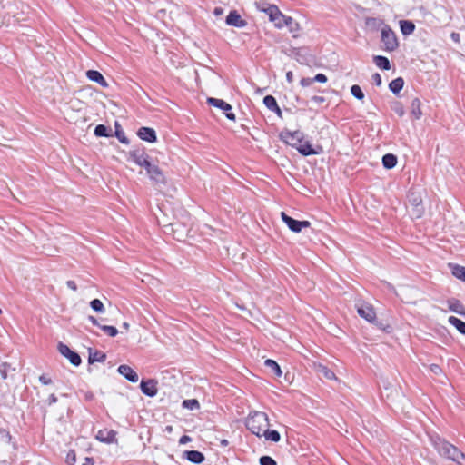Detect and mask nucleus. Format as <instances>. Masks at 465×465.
Instances as JSON below:
<instances>
[{
	"mask_svg": "<svg viewBox=\"0 0 465 465\" xmlns=\"http://www.w3.org/2000/svg\"><path fill=\"white\" fill-rule=\"evenodd\" d=\"M410 202L411 203V204L413 206H415V211H416V215L417 217H420L421 215V213H422V208L420 207V204H421V198L420 196H416L414 194H411V198H410Z\"/></svg>",
	"mask_w": 465,
	"mask_h": 465,
	"instance_id": "nucleus-36",
	"label": "nucleus"
},
{
	"mask_svg": "<svg viewBox=\"0 0 465 465\" xmlns=\"http://www.w3.org/2000/svg\"><path fill=\"white\" fill-rule=\"evenodd\" d=\"M127 161L134 162L135 164L145 168L150 161L144 148H134L127 153Z\"/></svg>",
	"mask_w": 465,
	"mask_h": 465,
	"instance_id": "nucleus-6",
	"label": "nucleus"
},
{
	"mask_svg": "<svg viewBox=\"0 0 465 465\" xmlns=\"http://www.w3.org/2000/svg\"><path fill=\"white\" fill-rule=\"evenodd\" d=\"M282 219L289 229L294 232H300L303 228H308L311 225L309 221L295 220L283 212L282 213Z\"/></svg>",
	"mask_w": 465,
	"mask_h": 465,
	"instance_id": "nucleus-8",
	"label": "nucleus"
},
{
	"mask_svg": "<svg viewBox=\"0 0 465 465\" xmlns=\"http://www.w3.org/2000/svg\"><path fill=\"white\" fill-rule=\"evenodd\" d=\"M373 62L377 67L381 70L389 71L391 68V62L388 57L383 55H374Z\"/></svg>",
	"mask_w": 465,
	"mask_h": 465,
	"instance_id": "nucleus-21",
	"label": "nucleus"
},
{
	"mask_svg": "<svg viewBox=\"0 0 465 465\" xmlns=\"http://www.w3.org/2000/svg\"><path fill=\"white\" fill-rule=\"evenodd\" d=\"M116 432L113 430H101L96 435V439L101 442L112 443L115 440Z\"/></svg>",
	"mask_w": 465,
	"mask_h": 465,
	"instance_id": "nucleus-19",
	"label": "nucleus"
},
{
	"mask_svg": "<svg viewBox=\"0 0 465 465\" xmlns=\"http://www.w3.org/2000/svg\"><path fill=\"white\" fill-rule=\"evenodd\" d=\"M264 365L270 369L277 377L282 376V370L275 361L268 359L264 361Z\"/></svg>",
	"mask_w": 465,
	"mask_h": 465,
	"instance_id": "nucleus-34",
	"label": "nucleus"
},
{
	"mask_svg": "<svg viewBox=\"0 0 465 465\" xmlns=\"http://www.w3.org/2000/svg\"><path fill=\"white\" fill-rule=\"evenodd\" d=\"M129 323L128 322H124L123 323V328H124L125 330H128L129 329Z\"/></svg>",
	"mask_w": 465,
	"mask_h": 465,
	"instance_id": "nucleus-61",
	"label": "nucleus"
},
{
	"mask_svg": "<svg viewBox=\"0 0 465 465\" xmlns=\"http://www.w3.org/2000/svg\"><path fill=\"white\" fill-rule=\"evenodd\" d=\"M365 25L373 30L381 29L384 25H388L382 19L377 17H367Z\"/></svg>",
	"mask_w": 465,
	"mask_h": 465,
	"instance_id": "nucleus-26",
	"label": "nucleus"
},
{
	"mask_svg": "<svg viewBox=\"0 0 465 465\" xmlns=\"http://www.w3.org/2000/svg\"><path fill=\"white\" fill-rule=\"evenodd\" d=\"M355 307H356L358 314L361 318H363L364 320H366L367 322H369L371 323H374L381 330L386 329L382 322H375L376 312L371 304L365 302H357L355 304Z\"/></svg>",
	"mask_w": 465,
	"mask_h": 465,
	"instance_id": "nucleus-5",
	"label": "nucleus"
},
{
	"mask_svg": "<svg viewBox=\"0 0 465 465\" xmlns=\"http://www.w3.org/2000/svg\"><path fill=\"white\" fill-rule=\"evenodd\" d=\"M225 23L229 26L243 28L247 25V21L242 18L237 10H231L226 15Z\"/></svg>",
	"mask_w": 465,
	"mask_h": 465,
	"instance_id": "nucleus-11",
	"label": "nucleus"
},
{
	"mask_svg": "<svg viewBox=\"0 0 465 465\" xmlns=\"http://www.w3.org/2000/svg\"><path fill=\"white\" fill-rule=\"evenodd\" d=\"M105 359H106L105 353L99 351H93L92 350L89 351L88 362L90 364H92L94 362H104L105 361Z\"/></svg>",
	"mask_w": 465,
	"mask_h": 465,
	"instance_id": "nucleus-28",
	"label": "nucleus"
},
{
	"mask_svg": "<svg viewBox=\"0 0 465 465\" xmlns=\"http://www.w3.org/2000/svg\"><path fill=\"white\" fill-rule=\"evenodd\" d=\"M382 164L386 169H391L397 164V157L392 153H387L382 157Z\"/></svg>",
	"mask_w": 465,
	"mask_h": 465,
	"instance_id": "nucleus-33",
	"label": "nucleus"
},
{
	"mask_svg": "<svg viewBox=\"0 0 465 465\" xmlns=\"http://www.w3.org/2000/svg\"><path fill=\"white\" fill-rule=\"evenodd\" d=\"M88 320H89V321H90L94 325L98 326L99 328H100V326H102V325L98 322L97 319H96L95 317H94V316H88Z\"/></svg>",
	"mask_w": 465,
	"mask_h": 465,
	"instance_id": "nucleus-52",
	"label": "nucleus"
},
{
	"mask_svg": "<svg viewBox=\"0 0 465 465\" xmlns=\"http://www.w3.org/2000/svg\"><path fill=\"white\" fill-rule=\"evenodd\" d=\"M286 80L289 82V83H292V80H293V74L292 71H288L286 73Z\"/></svg>",
	"mask_w": 465,
	"mask_h": 465,
	"instance_id": "nucleus-53",
	"label": "nucleus"
},
{
	"mask_svg": "<svg viewBox=\"0 0 465 465\" xmlns=\"http://www.w3.org/2000/svg\"><path fill=\"white\" fill-rule=\"evenodd\" d=\"M213 13L215 15H219L223 13V9L221 7H215Z\"/></svg>",
	"mask_w": 465,
	"mask_h": 465,
	"instance_id": "nucleus-58",
	"label": "nucleus"
},
{
	"mask_svg": "<svg viewBox=\"0 0 465 465\" xmlns=\"http://www.w3.org/2000/svg\"><path fill=\"white\" fill-rule=\"evenodd\" d=\"M262 436H263L266 440H271L272 442H278L281 440V435L277 430H269L267 428H265V430L262 432Z\"/></svg>",
	"mask_w": 465,
	"mask_h": 465,
	"instance_id": "nucleus-29",
	"label": "nucleus"
},
{
	"mask_svg": "<svg viewBox=\"0 0 465 465\" xmlns=\"http://www.w3.org/2000/svg\"><path fill=\"white\" fill-rule=\"evenodd\" d=\"M183 407L191 411L200 408L199 401L196 399L184 400L182 403Z\"/></svg>",
	"mask_w": 465,
	"mask_h": 465,
	"instance_id": "nucleus-37",
	"label": "nucleus"
},
{
	"mask_svg": "<svg viewBox=\"0 0 465 465\" xmlns=\"http://www.w3.org/2000/svg\"><path fill=\"white\" fill-rule=\"evenodd\" d=\"M75 461H76L75 452L74 450H70L66 456V463L68 465H74Z\"/></svg>",
	"mask_w": 465,
	"mask_h": 465,
	"instance_id": "nucleus-42",
	"label": "nucleus"
},
{
	"mask_svg": "<svg viewBox=\"0 0 465 465\" xmlns=\"http://www.w3.org/2000/svg\"><path fill=\"white\" fill-rule=\"evenodd\" d=\"M279 137L286 144L296 148L303 156L315 155L322 152V147L320 146L313 148L309 142L302 143L304 135L299 130L290 131L289 129H283L280 133Z\"/></svg>",
	"mask_w": 465,
	"mask_h": 465,
	"instance_id": "nucleus-1",
	"label": "nucleus"
},
{
	"mask_svg": "<svg viewBox=\"0 0 465 465\" xmlns=\"http://www.w3.org/2000/svg\"><path fill=\"white\" fill-rule=\"evenodd\" d=\"M100 329L102 331H104L110 337H114L118 333L117 329L115 327H114V326L102 325V326H100Z\"/></svg>",
	"mask_w": 465,
	"mask_h": 465,
	"instance_id": "nucleus-40",
	"label": "nucleus"
},
{
	"mask_svg": "<svg viewBox=\"0 0 465 465\" xmlns=\"http://www.w3.org/2000/svg\"><path fill=\"white\" fill-rule=\"evenodd\" d=\"M114 128H115L114 135L119 140V142L124 144H129L130 141L127 138V136L124 134V132L123 131V129L118 122H115Z\"/></svg>",
	"mask_w": 465,
	"mask_h": 465,
	"instance_id": "nucleus-31",
	"label": "nucleus"
},
{
	"mask_svg": "<svg viewBox=\"0 0 465 465\" xmlns=\"http://www.w3.org/2000/svg\"><path fill=\"white\" fill-rule=\"evenodd\" d=\"M312 83H313V80L311 77H303L301 79V82H300L301 85L303 87L310 86Z\"/></svg>",
	"mask_w": 465,
	"mask_h": 465,
	"instance_id": "nucleus-45",
	"label": "nucleus"
},
{
	"mask_svg": "<svg viewBox=\"0 0 465 465\" xmlns=\"http://www.w3.org/2000/svg\"><path fill=\"white\" fill-rule=\"evenodd\" d=\"M449 322L453 325L460 333L465 334V322L457 317L450 316Z\"/></svg>",
	"mask_w": 465,
	"mask_h": 465,
	"instance_id": "nucleus-35",
	"label": "nucleus"
},
{
	"mask_svg": "<svg viewBox=\"0 0 465 465\" xmlns=\"http://www.w3.org/2000/svg\"><path fill=\"white\" fill-rule=\"evenodd\" d=\"M447 304L450 311L465 317V307L460 301L452 298L447 301Z\"/></svg>",
	"mask_w": 465,
	"mask_h": 465,
	"instance_id": "nucleus-18",
	"label": "nucleus"
},
{
	"mask_svg": "<svg viewBox=\"0 0 465 465\" xmlns=\"http://www.w3.org/2000/svg\"><path fill=\"white\" fill-rule=\"evenodd\" d=\"M94 134L98 137H110L113 136V132L110 127H107L104 124H98L94 128Z\"/></svg>",
	"mask_w": 465,
	"mask_h": 465,
	"instance_id": "nucleus-30",
	"label": "nucleus"
},
{
	"mask_svg": "<svg viewBox=\"0 0 465 465\" xmlns=\"http://www.w3.org/2000/svg\"><path fill=\"white\" fill-rule=\"evenodd\" d=\"M57 401V398L54 394H51L47 399L48 405H52Z\"/></svg>",
	"mask_w": 465,
	"mask_h": 465,
	"instance_id": "nucleus-51",
	"label": "nucleus"
},
{
	"mask_svg": "<svg viewBox=\"0 0 465 465\" xmlns=\"http://www.w3.org/2000/svg\"><path fill=\"white\" fill-rule=\"evenodd\" d=\"M118 372L131 382L138 381V374L128 365L123 364L118 367Z\"/></svg>",
	"mask_w": 465,
	"mask_h": 465,
	"instance_id": "nucleus-16",
	"label": "nucleus"
},
{
	"mask_svg": "<svg viewBox=\"0 0 465 465\" xmlns=\"http://www.w3.org/2000/svg\"><path fill=\"white\" fill-rule=\"evenodd\" d=\"M313 83H326L328 78L324 74L319 73L314 77H312Z\"/></svg>",
	"mask_w": 465,
	"mask_h": 465,
	"instance_id": "nucleus-44",
	"label": "nucleus"
},
{
	"mask_svg": "<svg viewBox=\"0 0 465 465\" xmlns=\"http://www.w3.org/2000/svg\"><path fill=\"white\" fill-rule=\"evenodd\" d=\"M66 285H67L68 288H70L71 290H73L74 292L77 290L76 283L74 281H72V280L67 281L66 282Z\"/></svg>",
	"mask_w": 465,
	"mask_h": 465,
	"instance_id": "nucleus-50",
	"label": "nucleus"
},
{
	"mask_svg": "<svg viewBox=\"0 0 465 465\" xmlns=\"http://www.w3.org/2000/svg\"><path fill=\"white\" fill-rule=\"evenodd\" d=\"M145 170L150 178L153 180L155 183H164V175L157 165L149 163L148 166L145 167Z\"/></svg>",
	"mask_w": 465,
	"mask_h": 465,
	"instance_id": "nucleus-14",
	"label": "nucleus"
},
{
	"mask_svg": "<svg viewBox=\"0 0 465 465\" xmlns=\"http://www.w3.org/2000/svg\"><path fill=\"white\" fill-rule=\"evenodd\" d=\"M404 86V80L402 77H397L390 82L389 89L393 94H399Z\"/></svg>",
	"mask_w": 465,
	"mask_h": 465,
	"instance_id": "nucleus-25",
	"label": "nucleus"
},
{
	"mask_svg": "<svg viewBox=\"0 0 465 465\" xmlns=\"http://www.w3.org/2000/svg\"><path fill=\"white\" fill-rule=\"evenodd\" d=\"M206 103L210 106L220 109L224 114V116H235V114L231 112L232 109V105L223 99L208 97Z\"/></svg>",
	"mask_w": 465,
	"mask_h": 465,
	"instance_id": "nucleus-9",
	"label": "nucleus"
},
{
	"mask_svg": "<svg viewBox=\"0 0 465 465\" xmlns=\"http://www.w3.org/2000/svg\"><path fill=\"white\" fill-rule=\"evenodd\" d=\"M396 112H397L400 115H402V114H403V110H402V108L398 109Z\"/></svg>",
	"mask_w": 465,
	"mask_h": 465,
	"instance_id": "nucleus-62",
	"label": "nucleus"
},
{
	"mask_svg": "<svg viewBox=\"0 0 465 465\" xmlns=\"http://www.w3.org/2000/svg\"><path fill=\"white\" fill-rule=\"evenodd\" d=\"M430 370L431 372H433L436 375L441 373V371H442L441 368L438 364H431L430 366Z\"/></svg>",
	"mask_w": 465,
	"mask_h": 465,
	"instance_id": "nucleus-46",
	"label": "nucleus"
},
{
	"mask_svg": "<svg viewBox=\"0 0 465 465\" xmlns=\"http://www.w3.org/2000/svg\"><path fill=\"white\" fill-rule=\"evenodd\" d=\"M315 370L319 375L323 376L327 380H336V375L328 367L322 364H316Z\"/></svg>",
	"mask_w": 465,
	"mask_h": 465,
	"instance_id": "nucleus-23",
	"label": "nucleus"
},
{
	"mask_svg": "<svg viewBox=\"0 0 465 465\" xmlns=\"http://www.w3.org/2000/svg\"><path fill=\"white\" fill-rule=\"evenodd\" d=\"M351 94L353 97L361 101H362L365 96L361 87L358 84H353L351 87Z\"/></svg>",
	"mask_w": 465,
	"mask_h": 465,
	"instance_id": "nucleus-38",
	"label": "nucleus"
},
{
	"mask_svg": "<svg viewBox=\"0 0 465 465\" xmlns=\"http://www.w3.org/2000/svg\"><path fill=\"white\" fill-rule=\"evenodd\" d=\"M260 465H277V462L270 456H262L259 460Z\"/></svg>",
	"mask_w": 465,
	"mask_h": 465,
	"instance_id": "nucleus-41",
	"label": "nucleus"
},
{
	"mask_svg": "<svg viewBox=\"0 0 465 465\" xmlns=\"http://www.w3.org/2000/svg\"><path fill=\"white\" fill-rule=\"evenodd\" d=\"M399 24L401 32L403 35H410L415 30V25L411 20H401Z\"/></svg>",
	"mask_w": 465,
	"mask_h": 465,
	"instance_id": "nucleus-24",
	"label": "nucleus"
},
{
	"mask_svg": "<svg viewBox=\"0 0 465 465\" xmlns=\"http://www.w3.org/2000/svg\"><path fill=\"white\" fill-rule=\"evenodd\" d=\"M246 428L254 435L262 437V432L269 426V418L265 412L252 411L245 420Z\"/></svg>",
	"mask_w": 465,
	"mask_h": 465,
	"instance_id": "nucleus-3",
	"label": "nucleus"
},
{
	"mask_svg": "<svg viewBox=\"0 0 465 465\" xmlns=\"http://www.w3.org/2000/svg\"><path fill=\"white\" fill-rule=\"evenodd\" d=\"M450 38L453 42L455 43H460V34L459 33H456V32H452L450 34Z\"/></svg>",
	"mask_w": 465,
	"mask_h": 465,
	"instance_id": "nucleus-49",
	"label": "nucleus"
},
{
	"mask_svg": "<svg viewBox=\"0 0 465 465\" xmlns=\"http://www.w3.org/2000/svg\"><path fill=\"white\" fill-rule=\"evenodd\" d=\"M381 42L383 45V50L389 53L394 52L399 47L398 37L390 25H384L381 28Z\"/></svg>",
	"mask_w": 465,
	"mask_h": 465,
	"instance_id": "nucleus-4",
	"label": "nucleus"
},
{
	"mask_svg": "<svg viewBox=\"0 0 465 465\" xmlns=\"http://www.w3.org/2000/svg\"><path fill=\"white\" fill-rule=\"evenodd\" d=\"M430 442L440 456L460 465H462L465 461V454L439 435L430 436Z\"/></svg>",
	"mask_w": 465,
	"mask_h": 465,
	"instance_id": "nucleus-2",
	"label": "nucleus"
},
{
	"mask_svg": "<svg viewBox=\"0 0 465 465\" xmlns=\"http://www.w3.org/2000/svg\"><path fill=\"white\" fill-rule=\"evenodd\" d=\"M371 80H372V84H375L376 86L381 85L382 80H381V76L379 73L373 74L371 76Z\"/></svg>",
	"mask_w": 465,
	"mask_h": 465,
	"instance_id": "nucleus-43",
	"label": "nucleus"
},
{
	"mask_svg": "<svg viewBox=\"0 0 465 465\" xmlns=\"http://www.w3.org/2000/svg\"><path fill=\"white\" fill-rule=\"evenodd\" d=\"M312 101H314V102H317V103H322V102H324V98L322 97V96H313L312 98Z\"/></svg>",
	"mask_w": 465,
	"mask_h": 465,
	"instance_id": "nucleus-55",
	"label": "nucleus"
},
{
	"mask_svg": "<svg viewBox=\"0 0 465 465\" xmlns=\"http://www.w3.org/2000/svg\"><path fill=\"white\" fill-rule=\"evenodd\" d=\"M263 104L272 113L276 114L277 116H282V110L278 105V103L274 96L268 94L263 97Z\"/></svg>",
	"mask_w": 465,
	"mask_h": 465,
	"instance_id": "nucleus-17",
	"label": "nucleus"
},
{
	"mask_svg": "<svg viewBox=\"0 0 465 465\" xmlns=\"http://www.w3.org/2000/svg\"><path fill=\"white\" fill-rule=\"evenodd\" d=\"M184 457L194 464H201L204 460V455L198 450H186Z\"/></svg>",
	"mask_w": 465,
	"mask_h": 465,
	"instance_id": "nucleus-20",
	"label": "nucleus"
},
{
	"mask_svg": "<svg viewBox=\"0 0 465 465\" xmlns=\"http://www.w3.org/2000/svg\"><path fill=\"white\" fill-rule=\"evenodd\" d=\"M91 308L95 311L96 312H104V306L103 302L99 299H94L90 302Z\"/></svg>",
	"mask_w": 465,
	"mask_h": 465,
	"instance_id": "nucleus-39",
	"label": "nucleus"
},
{
	"mask_svg": "<svg viewBox=\"0 0 465 465\" xmlns=\"http://www.w3.org/2000/svg\"><path fill=\"white\" fill-rule=\"evenodd\" d=\"M263 11L268 15L270 21L273 22L274 25L280 20V15H282V13L275 5H270Z\"/></svg>",
	"mask_w": 465,
	"mask_h": 465,
	"instance_id": "nucleus-22",
	"label": "nucleus"
},
{
	"mask_svg": "<svg viewBox=\"0 0 465 465\" xmlns=\"http://www.w3.org/2000/svg\"><path fill=\"white\" fill-rule=\"evenodd\" d=\"M39 381L44 385H48L52 383L51 378L46 377L45 375H41L39 377Z\"/></svg>",
	"mask_w": 465,
	"mask_h": 465,
	"instance_id": "nucleus-48",
	"label": "nucleus"
},
{
	"mask_svg": "<svg viewBox=\"0 0 465 465\" xmlns=\"http://www.w3.org/2000/svg\"><path fill=\"white\" fill-rule=\"evenodd\" d=\"M274 25L277 28L287 26L289 31L293 35V37H297L299 32L301 31L300 24L292 16L285 15L283 14L282 15H280V20H278Z\"/></svg>",
	"mask_w": 465,
	"mask_h": 465,
	"instance_id": "nucleus-7",
	"label": "nucleus"
},
{
	"mask_svg": "<svg viewBox=\"0 0 465 465\" xmlns=\"http://www.w3.org/2000/svg\"><path fill=\"white\" fill-rule=\"evenodd\" d=\"M6 363L0 365V374L2 379L5 380L7 378V371H6Z\"/></svg>",
	"mask_w": 465,
	"mask_h": 465,
	"instance_id": "nucleus-47",
	"label": "nucleus"
},
{
	"mask_svg": "<svg viewBox=\"0 0 465 465\" xmlns=\"http://www.w3.org/2000/svg\"><path fill=\"white\" fill-rule=\"evenodd\" d=\"M301 51H302V49H300V48H298V49H294L295 55L297 56V58H296V59H297V61H298V62H300V63H302V61H301V59H300V57H301V54H300Z\"/></svg>",
	"mask_w": 465,
	"mask_h": 465,
	"instance_id": "nucleus-57",
	"label": "nucleus"
},
{
	"mask_svg": "<svg viewBox=\"0 0 465 465\" xmlns=\"http://www.w3.org/2000/svg\"><path fill=\"white\" fill-rule=\"evenodd\" d=\"M452 274L459 280L465 282V267L459 264H450Z\"/></svg>",
	"mask_w": 465,
	"mask_h": 465,
	"instance_id": "nucleus-32",
	"label": "nucleus"
},
{
	"mask_svg": "<svg viewBox=\"0 0 465 465\" xmlns=\"http://www.w3.org/2000/svg\"><path fill=\"white\" fill-rule=\"evenodd\" d=\"M59 352L67 358L74 366H79L82 362L81 357L77 352L73 351L67 345L63 342L58 344Z\"/></svg>",
	"mask_w": 465,
	"mask_h": 465,
	"instance_id": "nucleus-10",
	"label": "nucleus"
},
{
	"mask_svg": "<svg viewBox=\"0 0 465 465\" xmlns=\"http://www.w3.org/2000/svg\"><path fill=\"white\" fill-rule=\"evenodd\" d=\"M229 120H231V121H234V120H235V118H234V117H232V118H229Z\"/></svg>",
	"mask_w": 465,
	"mask_h": 465,
	"instance_id": "nucleus-64",
	"label": "nucleus"
},
{
	"mask_svg": "<svg viewBox=\"0 0 465 465\" xmlns=\"http://www.w3.org/2000/svg\"><path fill=\"white\" fill-rule=\"evenodd\" d=\"M384 389H385V391H389L391 388H390V386L388 385V386H384Z\"/></svg>",
	"mask_w": 465,
	"mask_h": 465,
	"instance_id": "nucleus-63",
	"label": "nucleus"
},
{
	"mask_svg": "<svg viewBox=\"0 0 465 465\" xmlns=\"http://www.w3.org/2000/svg\"><path fill=\"white\" fill-rule=\"evenodd\" d=\"M82 465H94V460L92 458H85V461Z\"/></svg>",
	"mask_w": 465,
	"mask_h": 465,
	"instance_id": "nucleus-56",
	"label": "nucleus"
},
{
	"mask_svg": "<svg viewBox=\"0 0 465 465\" xmlns=\"http://www.w3.org/2000/svg\"><path fill=\"white\" fill-rule=\"evenodd\" d=\"M190 437L189 436H186V435H183L181 439H180V443L181 444H184L188 441H190Z\"/></svg>",
	"mask_w": 465,
	"mask_h": 465,
	"instance_id": "nucleus-54",
	"label": "nucleus"
},
{
	"mask_svg": "<svg viewBox=\"0 0 465 465\" xmlns=\"http://www.w3.org/2000/svg\"><path fill=\"white\" fill-rule=\"evenodd\" d=\"M229 444L228 440H221V445L222 446H227Z\"/></svg>",
	"mask_w": 465,
	"mask_h": 465,
	"instance_id": "nucleus-59",
	"label": "nucleus"
},
{
	"mask_svg": "<svg viewBox=\"0 0 465 465\" xmlns=\"http://www.w3.org/2000/svg\"><path fill=\"white\" fill-rule=\"evenodd\" d=\"M86 77L90 81L98 84L100 86H102L104 88H107L109 86V84L107 83L106 79L97 70H87L86 71Z\"/></svg>",
	"mask_w": 465,
	"mask_h": 465,
	"instance_id": "nucleus-15",
	"label": "nucleus"
},
{
	"mask_svg": "<svg viewBox=\"0 0 465 465\" xmlns=\"http://www.w3.org/2000/svg\"><path fill=\"white\" fill-rule=\"evenodd\" d=\"M141 391L149 397H154L157 394V381L153 379L142 380L140 383Z\"/></svg>",
	"mask_w": 465,
	"mask_h": 465,
	"instance_id": "nucleus-12",
	"label": "nucleus"
},
{
	"mask_svg": "<svg viewBox=\"0 0 465 465\" xmlns=\"http://www.w3.org/2000/svg\"><path fill=\"white\" fill-rule=\"evenodd\" d=\"M410 114L411 116H420L423 114L421 110V102L419 98H413L411 100Z\"/></svg>",
	"mask_w": 465,
	"mask_h": 465,
	"instance_id": "nucleus-27",
	"label": "nucleus"
},
{
	"mask_svg": "<svg viewBox=\"0 0 465 465\" xmlns=\"http://www.w3.org/2000/svg\"><path fill=\"white\" fill-rule=\"evenodd\" d=\"M136 134L141 140L148 142V143H155L157 141L156 133H155L154 129H153L151 127H145V126L140 127L137 130Z\"/></svg>",
	"mask_w": 465,
	"mask_h": 465,
	"instance_id": "nucleus-13",
	"label": "nucleus"
},
{
	"mask_svg": "<svg viewBox=\"0 0 465 465\" xmlns=\"http://www.w3.org/2000/svg\"><path fill=\"white\" fill-rule=\"evenodd\" d=\"M1 433H4L8 439L11 438L9 432L5 431V430H0Z\"/></svg>",
	"mask_w": 465,
	"mask_h": 465,
	"instance_id": "nucleus-60",
	"label": "nucleus"
}]
</instances>
